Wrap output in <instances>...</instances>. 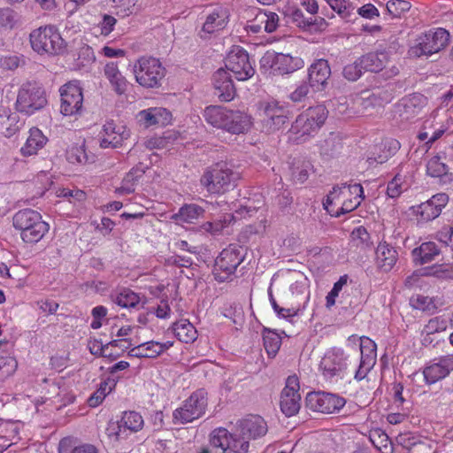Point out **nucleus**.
Here are the masks:
<instances>
[{
  "instance_id": "nucleus-1",
  "label": "nucleus",
  "mask_w": 453,
  "mask_h": 453,
  "mask_svg": "<svg viewBox=\"0 0 453 453\" xmlns=\"http://www.w3.org/2000/svg\"><path fill=\"white\" fill-rule=\"evenodd\" d=\"M15 228L21 231L25 242H38L49 230V225L42 219L39 212L26 209L15 213L12 219Z\"/></svg>"
},
{
  "instance_id": "nucleus-2",
  "label": "nucleus",
  "mask_w": 453,
  "mask_h": 453,
  "mask_svg": "<svg viewBox=\"0 0 453 453\" xmlns=\"http://www.w3.org/2000/svg\"><path fill=\"white\" fill-rule=\"evenodd\" d=\"M32 49L38 54L58 55L65 48L64 39L54 26L41 27L29 36Z\"/></svg>"
},
{
  "instance_id": "nucleus-3",
  "label": "nucleus",
  "mask_w": 453,
  "mask_h": 453,
  "mask_svg": "<svg viewBox=\"0 0 453 453\" xmlns=\"http://www.w3.org/2000/svg\"><path fill=\"white\" fill-rule=\"evenodd\" d=\"M243 251L242 247L230 244L220 252L215 260L212 271L217 281L224 282L232 280V276L245 257Z\"/></svg>"
},
{
  "instance_id": "nucleus-4",
  "label": "nucleus",
  "mask_w": 453,
  "mask_h": 453,
  "mask_svg": "<svg viewBox=\"0 0 453 453\" xmlns=\"http://www.w3.org/2000/svg\"><path fill=\"white\" fill-rule=\"evenodd\" d=\"M327 116L328 111L323 104L309 107L296 117L291 131L300 137L311 136L324 125Z\"/></svg>"
},
{
  "instance_id": "nucleus-5",
  "label": "nucleus",
  "mask_w": 453,
  "mask_h": 453,
  "mask_svg": "<svg viewBox=\"0 0 453 453\" xmlns=\"http://www.w3.org/2000/svg\"><path fill=\"white\" fill-rule=\"evenodd\" d=\"M238 174L225 165H216L201 177V184L211 194H224L235 187Z\"/></svg>"
},
{
  "instance_id": "nucleus-6",
  "label": "nucleus",
  "mask_w": 453,
  "mask_h": 453,
  "mask_svg": "<svg viewBox=\"0 0 453 453\" xmlns=\"http://www.w3.org/2000/svg\"><path fill=\"white\" fill-rule=\"evenodd\" d=\"M449 33L444 28H437L420 35L413 46L409 50V55L414 58L431 56L444 49L449 42Z\"/></svg>"
},
{
  "instance_id": "nucleus-7",
  "label": "nucleus",
  "mask_w": 453,
  "mask_h": 453,
  "mask_svg": "<svg viewBox=\"0 0 453 453\" xmlns=\"http://www.w3.org/2000/svg\"><path fill=\"white\" fill-rule=\"evenodd\" d=\"M134 73L136 81L146 88L160 86V81L165 77V68L155 58H139L134 66Z\"/></svg>"
},
{
  "instance_id": "nucleus-8",
  "label": "nucleus",
  "mask_w": 453,
  "mask_h": 453,
  "mask_svg": "<svg viewBox=\"0 0 453 453\" xmlns=\"http://www.w3.org/2000/svg\"><path fill=\"white\" fill-rule=\"evenodd\" d=\"M207 403L205 390H196L185 401L182 407L174 411L175 423L186 424L199 418L204 414Z\"/></svg>"
},
{
  "instance_id": "nucleus-9",
  "label": "nucleus",
  "mask_w": 453,
  "mask_h": 453,
  "mask_svg": "<svg viewBox=\"0 0 453 453\" xmlns=\"http://www.w3.org/2000/svg\"><path fill=\"white\" fill-rule=\"evenodd\" d=\"M47 104L43 89L35 83L24 84L18 94L16 107L20 112L31 115Z\"/></svg>"
},
{
  "instance_id": "nucleus-10",
  "label": "nucleus",
  "mask_w": 453,
  "mask_h": 453,
  "mask_svg": "<svg viewBox=\"0 0 453 453\" xmlns=\"http://www.w3.org/2000/svg\"><path fill=\"white\" fill-rule=\"evenodd\" d=\"M225 65L226 71H230L237 81H247L255 74L249 54L240 46L234 47L228 53Z\"/></svg>"
},
{
  "instance_id": "nucleus-11",
  "label": "nucleus",
  "mask_w": 453,
  "mask_h": 453,
  "mask_svg": "<svg viewBox=\"0 0 453 453\" xmlns=\"http://www.w3.org/2000/svg\"><path fill=\"white\" fill-rule=\"evenodd\" d=\"M306 406L313 411L332 414L346 403L344 398L326 392H311L305 398Z\"/></svg>"
},
{
  "instance_id": "nucleus-12",
  "label": "nucleus",
  "mask_w": 453,
  "mask_h": 453,
  "mask_svg": "<svg viewBox=\"0 0 453 453\" xmlns=\"http://www.w3.org/2000/svg\"><path fill=\"white\" fill-rule=\"evenodd\" d=\"M299 379L296 375L288 376L286 386L280 394V406L286 417H292L298 413L301 408V395L299 393Z\"/></svg>"
},
{
  "instance_id": "nucleus-13",
  "label": "nucleus",
  "mask_w": 453,
  "mask_h": 453,
  "mask_svg": "<svg viewBox=\"0 0 453 453\" xmlns=\"http://www.w3.org/2000/svg\"><path fill=\"white\" fill-rule=\"evenodd\" d=\"M453 371V354H447L430 361L423 369V375L427 385L434 384Z\"/></svg>"
},
{
  "instance_id": "nucleus-14",
  "label": "nucleus",
  "mask_w": 453,
  "mask_h": 453,
  "mask_svg": "<svg viewBox=\"0 0 453 453\" xmlns=\"http://www.w3.org/2000/svg\"><path fill=\"white\" fill-rule=\"evenodd\" d=\"M61 113L72 116L79 113L82 108L83 95L81 88L75 83L69 82L60 89Z\"/></svg>"
},
{
  "instance_id": "nucleus-15",
  "label": "nucleus",
  "mask_w": 453,
  "mask_h": 453,
  "mask_svg": "<svg viewBox=\"0 0 453 453\" xmlns=\"http://www.w3.org/2000/svg\"><path fill=\"white\" fill-rule=\"evenodd\" d=\"M267 431V424L259 415H249L235 424V435H242L249 441L265 435Z\"/></svg>"
},
{
  "instance_id": "nucleus-16",
  "label": "nucleus",
  "mask_w": 453,
  "mask_h": 453,
  "mask_svg": "<svg viewBox=\"0 0 453 453\" xmlns=\"http://www.w3.org/2000/svg\"><path fill=\"white\" fill-rule=\"evenodd\" d=\"M288 111L277 102L265 104L263 108V126L268 132L282 128L288 120Z\"/></svg>"
},
{
  "instance_id": "nucleus-17",
  "label": "nucleus",
  "mask_w": 453,
  "mask_h": 453,
  "mask_svg": "<svg viewBox=\"0 0 453 453\" xmlns=\"http://www.w3.org/2000/svg\"><path fill=\"white\" fill-rule=\"evenodd\" d=\"M320 369L325 377L332 379L339 376L346 369L344 353L342 349H333L327 351L320 362Z\"/></svg>"
},
{
  "instance_id": "nucleus-18",
  "label": "nucleus",
  "mask_w": 453,
  "mask_h": 453,
  "mask_svg": "<svg viewBox=\"0 0 453 453\" xmlns=\"http://www.w3.org/2000/svg\"><path fill=\"white\" fill-rule=\"evenodd\" d=\"M104 135L100 141L101 148H118L128 139L130 131L123 125H117L112 120L107 121L103 128Z\"/></svg>"
},
{
  "instance_id": "nucleus-19",
  "label": "nucleus",
  "mask_w": 453,
  "mask_h": 453,
  "mask_svg": "<svg viewBox=\"0 0 453 453\" xmlns=\"http://www.w3.org/2000/svg\"><path fill=\"white\" fill-rule=\"evenodd\" d=\"M376 344L374 342L366 338L361 340L360 351L361 358L358 369L356 371L355 379L361 380L365 379L369 371L373 367L376 361Z\"/></svg>"
},
{
  "instance_id": "nucleus-20",
  "label": "nucleus",
  "mask_w": 453,
  "mask_h": 453,
  "mask_svg": "<svg viewBox=\"0 0 453 453\" xmlns=\"http://www.w3.org/2000/svg\"><path fill=\"white\" fill-rule=\"evenodd\" d=\"M215 95L222 102H229L235 96V88L231 75L225 69H219L213 75Z\"/></svg>"
},
{
  "instance_id": "nucleus-21",
  "label": "nucleus",
  "mask_w": 453,
  "mask_h": 453,
  "mask_svg": "<svg viewBox=\"0 0 453 453\" xmlns=\"http://www.w3.org/2000/svg\"><path fill=\"white\" fill-rule=\"evenodd\" d=\"M250 126L251 119L247 113L228 109L222 129L234 134H239L248 131Z\"/></svg>"
},
{
  "instance_id": "nucleus-22",
  "label": "nucleus",
  "mask_w": 453,
  "mask_h": 453,
  "mask_svg": "<svg viewBox=\"0 0 453 453\" xmlns=\"http://www.w3.org/2000/svg\"><path fill=\"white\" fill-rule=\"evenodd\" d=\"M330 75L331 69L327 60L320 58L311 65L308 73V79L311 86L324 87Z\"/></svg>"
},
{
  "instance_id": "nucleus-23",
  "label": "nucleus",
  "mask_w": 453,
  "mask_h": 453,
  "mask_svg": "<svg viewBox=\"0 0 453 453\" xmlns=\"http://www.w3.org/2000/svg\"><path fill=\"white\" fill-rule=\"evenodd\" d=\"M348 190V196H353V197L348 198L346 196L345 198L342 199L339 211H335V216L337 217L340 216L341 214H345L354 211L360 205L361 202L365 198L364 188L362 185L359 183L349 185Z\"/></svg>"
},
{
  "instance_id": "nucleus-24",
  "label": "nucleus",
  "mask_w": 453,
  "mask_h": 453,
  "mask_svg": "<svg viewBox=\"0 0 453 453\" xmlns=\"http://www.w3.org/2000/svg\"><path fill=\"white\" fill-rule=\"evenodd\" d=\"M375 254L378 267L385 272L390 271L396 263L397 251L386 242H380Z\"/></svg>"
},
{
  "instance_id": "nucleus-25",
  "label": "nucleus",
  "mask_w": 453,
  "mask_h": 453,
  "mask_svg": "<svg viewBox=\"0 0 453 453\" xmlns=\"http://www.w3.org/2000/svg\"><path fill=\"white\" fill-rule=\"evenodd\" d=\"M104 76L109 81L112 89L119 95L124 94L128 87L127 79L121 74L117 63L109 62L104 69Z\"/></svg>"
},
{
  "instance_id": "nucleus-26",
  "label": "nucleus",
  "mask_w": 453,
  "mask_h": 453,
  "mask_svg": "<svg viewBox=\"0 0 453 453\" xmlns=\"http://www.w3.org/2000/svg\"><path fill=\"white\" fill-rule=\"evenodd\" d=\"M228 19L227 11L225 8L218 7L210 13L203 23L202 32L212 34L216 31L223 29Z\"/></svg>"
},
{
  "instance_id": "nucleus-27",
  "label": "nucleus",
  "mask_w": 453,
  "mask_h": 453,
  "mask_svg": "<svg viewBox=\"0 0 453 453\" xmlns=\"http://www.w3.org/2000/svg\"><path fill=\"white\" fill-rule=\"evenodd\" d=\"M47 137L37 127L29 130V136L25 145L21 148V153L24 156H32L37 153L47 142Z\"/></svg>"
},
{
  "instance_id": "nucleus-28",
  "label": "nucleus",
  "mask_w": 453,
  "mask_h": 453,
  "mask_svg": "<svg viewBox=\"0 0 453 453\" xmlns=\"http://www.w3.org/2000/svg\"><path fill=\"white\" fill-rule=\"evenodd\" d=\"M280 73H290L303 66V61L299 57L290 54L278 53L273 63Z\"/></svg>"
},
{
  "instance_id": "nucleus-29",
  "label": "nucleus",
  "mask_w": 453,
  "mask_h": 453,
  "mask_svg": "<svg viewBox=\"0 0 453 453\" xmlns=\"http://www.w3.org/2000/svg\"><path fill=\"white\" fill-rule=\"evenodd\" d=\"M387 62V54L384 52L368 53L359 58V65H362L364 72H380Z\"/></svg>"
},
{
  "instance_id": "nucleus-30",
  "label": "nucleus",
  "mask_w": 453,
  "mask_h": 453,
  "mask_svg": "<svg viewBox=\"0 0 453 453\" xmlns=\"http://www.w3.org/2000/svg\"><path fill=\"white\" fill-rule=\"evenodd\" d=\"M203 213L204 210L197 204H184L178 213L172 216V219L185 223H195L196 220L203 217Z\"/></svg>"
},
{
  "instance_id": "nucleus-31",
  "label": "nucleus",
  "mask_w": 453,
  "mask_h": 453,
  "mask_svg": "<svg viewBox=\"0 0 453 453\" xmlns=\"http://www.w3.org/2000/svg\"><path fill=\"white\" fill-rule=\"evenodd\" d=\"M175 336L183 342H193L197 337L195 326L187 319H181L173 325Z\"/></svg>"
},
{
  "instance_id": "nucleus-32",
  "label": "nucleus",
  "mask_w": 453,
  "mask_h": 453,
  "mask_svg": "<svg viewBox=\"0 0 453 453\" xmlns=\"http://www.w3.org/2000/svg\"><path fill=\"white\" fill-rule=\"evenodd\" d=\"M144 166L140 164L135 167L132 168L128 173L124 177L121 187L119 188V191L123 194H131L134 191L135 186L138 183L139 180L145 173Z\"/></svg>"
},
{
  "instance_id": "nucleus-33",
  "label": "nucleus",
  "mask_w": 453,
  "mask_h": 453,
  "mask_svg": "<svg viewBox=\"0 0 453 453\" xmlns=\"http://www.w3.org/2000/svg\"><path fill=\"white\" fill-rule=\"evenodd\" d=\"M228 109L219 105H210L204 109L205 121L216 128L222 129Z\"/></svg>"
},
{
  "instance_id": "nucleus-34",
  "label": "nucleus",
  "mask_w": 453,
  "mask_h": 453,
  "mask_svg": "<svg viewBox=\"0 0 453 453\" xmlns=\"http://www.w3.org/2000/svg\"><path fill=\"white\" fill-rule=\"evenodd\" d=\"M249 440L242 435H235V426L232 432H228V444L224 449V453H247L249 450Z\"/></svg>"
},
{
  "instance_id": "nucleus-35",
  "label": "nucleus",
  "mask_w": 453,
  "mask_h": 453,
  "mask_svg": "<svg viewBox=\"0 0 453 453\" xmlns=\"http://www.w3.org/2000/svg\"><path fill=\"white\" fill-rule=\"evenodd\" d=\"M287 16L288 17V21L307 30H311L317 20V19L312 16H305L303 11L297 8H289Z\"/></svg>"
},
{
  "instance_id": "nucleus-36",
  "label": "nucleus",
  "mask_w": 453,
  "mask_h": 453,
  "mask_svg": "<svg viewBox=\"0 0 453 453\" xmlns=\"http://www.w3.org/2000/svg\"><path fill=\"white\" fill-rule=\"evenodd\" d=\"M119 422L125 434L127 430L130 432L141 430L144 423L141 414L136 411H125Z\"/></svg>"
},
{
  "instance_id": "nucleus-37",
  "label": "nucleus",
  "mask_w": 453,
  "mask_h": 453,
  "mask_svg": "<svg viewBox=\"0 0 453 453\" xmlns=\"http://www.w3.org/2000/svg\"><path fill=\"white\" fill-rule=\"evenodd\" d=\"M412 210L418 217V220L424 222L433 220L441 214V211L436 208V205H434L433 203L429 202V200L418 206H413Z\"/></svg>"
},
{
  "instance_id": "nucleus-38",
  "label": "nucleus",
  "mask_w": 453,
  "mask_h": 453,
  "mask_svg": "<svg viewBox=\"0 0 453 453\" xmlns=\"http://www.w3.org/2000/svg\"><path fill=\"white\" fill-rule=\"evenodd\" d=\"M349 185L342 184L341 186H335L333 188V190L327 195L326 200L323 204L325 209L328 212H333L334 210L331 207L334 204H337L342 203V199L348 196L349 194Z\"/></svg>"
},
{
  "instance_id": "nucleus-39",
  "label": "nucleus",
  "mask_w": 453,
  "mask_h": 453,
  "mask_svg": "<svg viewBox=\"0 0 453 453\" xmlns=\"http://www.w3.org/2000/svg\"><path fill=\"white\" fill-rule=\"evenodd\" d=\"M427 173L435 178H449V167L440 156L430 158L426 164Z\"/></svg>"
},
{
  "instance_id": "nucleus-40",
  "label": "nucleus",
  "mask_w": 453,
  "mask_h": 453,
  "mask_svg": "<svg viewBox=\"0 0 453 453\" xmlns=\"http://www.w3.org/2000/svg\"><path fill=\"white\" fill-rule=\"evenodd\" d=\"M414 256H418L420 264H427L432 262L436 256L439 255V250L434 242H424L418 249L413 250Z\"/></svg>"
},
{
  "instance_id": "nucleus-41",
  "label": "nucleus",
  "mask_w": 453,
  "mask_h": 453,
  "mask_svg": "<svg viewBox=\"0 0 453 453\" xmlns=\"http://www.w3.org/2000/svg\"><path fill=\"white\" fill-rule=\"evenodd\" d=\"M59 453H97L96 448L92 444H82L73 447L71 438H63L58 444Z\"/></svg>"
},
{
  "instance_id": "nucleus-42",
  "label": "nucleus",
  "mask_w": 453,
  "mask_h": 453,
  "mask_svg": "<svg viewBox=\"0 0 453 453\" xmlns=\"http://www.w3.org/2000/svg\"><path fill=\"white\" fill-rule=\"evenodd\" d=\"M424 101L425 98L423 96L413 95L411 97L405 100L403 104V110L401 115L407 119L417 116L421 110L419 104H421Z\"/></svg>"
},
{
  "instance_id": "nucleus-43",
  "label": "nucleus",
  "mask_w": 453,
  "mask_h": 453,
  "mask_svg": "<svg viewBox=\"0 0 453 453\" xmlns=\"http://www.w3.org/2000/svg\"><path fill=\"white\" fill-rule=\"evenodd\" d=\"M264 346L269 357H275L280 349L281 339L273 331H266L263 335Z\"/></svg>"
},
{
  "instance_id": "nucleus-44",
  "label": "nucleus",
  "mask_w": 453,
  "mask_h": 453,
  "mask_svg": "<svg viewBox=\"0 0 453 453\" xmlns=\"http://www.w3.org/2000/svg\"><path fill=\"white\" fill-rule=\"evenodd\" d=\"M448 322L445 319L441 317H435L427 322V324L424 326L422 334H425L426 336L424 338V342H428L427 336L430 334H434L435 333L442 332L447 329Z\"/></svg>"
},
{
  "instance_id": "nucleus-45",
  "label": "nucleus",
  "mask_w": 453,
  "mask_h": 453,
  "mask_svg": "<svg viewBox=\"0 0 453 453\" xmlns=\"http://www.w3.org/2000/svg\"><path fill=\"white\" fill-rule=\"evenodd\" d=\"M140 301L137 294L130 289H124L115 298V303L123 308L134 307Z\"/></svg>"
},
{
  "instance_id": "nucleus-46",
  "label": "nucleus",
  "mask_w": 453,
  "mask_h": 453,
  "mask_svg": "<svg viewBox=\"0 0 453 453\" xmlns=\"http://www.w3.org/2000/svg\"><path fill=\"white\" fill-rule=\"evenodd\" d=\"M257 21L264 24V30L273 33L278 27L279 17L275 12H260L257 15Z\"/></svg>"
},
{
  "instance_id": "nucleus-47",
  "label": "nucleus",
  "mask_w": 453,
  "mask_h": 453,
  "mask_svg": "<svg viewBox=\"0 0 453 453\" xmlns=\"http://www.w3.org/2000/svg\"><path fill=\"white\" fill-rule=\"evenodd\" d=\"M18 21L19 15L14 10L9 7L0 9V26L12 29L17 25Z\"/></svg>"
},
{
  "instance_id": "nucleus-48",
  "label": "nucleus",
  "mask_w": 453,
  "mask_h": 453,
  "mask_svg": "<svg viewBox=\"0 0 453 453\" xmlns=\"http://www.w3.org/2000/svg\"><path fill=\"white\" fill-rule=\"evenodd\" d=\"M210 444L215 449H221L224 453V449L228 444V431L225 428L215 429L211 434Z\"/></svg>"
},
{
  "instance_id": "nucleus-49",
  "label": "nucleus",
  "mask_w": 453,
  "mask_h": 453,
  "mask_svg": "<svg viewBox=\"0 0 453 453\" xmlns=\"http://www.w3.org/2000/svg\"><path fill=\"white\" fill-rule=\"evenodd\" d=\"M67 158L73 164H86L88 162V156L85 150L84 145L73 146L67 151Z\"/></svg>"
},
{
  "instance_id": "nucleus-50",
  "label": "nucleus",
  "mask_w": 453,
  "mask_h": 453,
  "mask_svg": "<svg viewBox=\"0 0 453 453\" xmlns=\"http://www.w3.org/2000/svg\"><path fill=\"white\" fill-rule=\"evenodd\" d=\"M363 72V67L359 65V58H357L352 64L344 66L342 75L349 81H356L361 77Z\"/></svg>"
},
{
  "instance_id": "nucleus-51",
  "label": "nucleus",
  "mask_w": 453,
  "mask_h": 453,
  "mask_svg": "<svg viewBox=\"0 0 453 453\" xmlns=\"http://www.w3.org/2000/svg\"><path fill=\"white\" fill-rule=\"evenodd\" d=\"M411 4L404 0L388 1L387 3V11L393 17H400L403 13L411 9Z\"/></svg>"
},
{
  "instance_id": "nucleus-52",
  "label": "nucleus",
  "mask_w": 453,
  "mask_h": 453,
  "mask_svg": "<svg viewBox=\"0 0 453 453\" xmlns=\"http://www.w3.org/2000/svg\"><path fill=\"white\" fill-rule=\"evenodd\" d=\"M351 241L353 244L357 247H368L370 234L364 226H358L352 231Z\"/></svg>"
},
{
  "instance_id": "nucleus-53",
  "label": "nucleus",
  "mask_w": 453,
  "mask_h": 453,
  "mask_svg": "<svg viewBox=\"0 0 453 453\" xmlns=\"http://www.w3.org/2000/svg\"><path fill=\"white\" fill-rule=\"evenodd\" d=\"M311 83L303 81L299 85L296 86V89L290 93L289 99L294 103L303 102L310 94Z\"/></svg>"
},
{
  "instance_id": "nucleus-54",
  "label": "nucleus",
  "mask_w": 453,
  "mask_h": 453,
  "mask_svg": "<svg viewBox=\"0 0 453 453\" xmlns=\"http://www.w3.org/2000/svg\"><path fill=\"white\" fill-rule=\"evenodd\" d=\"M403 177L399 174H396L394 179H392L387 188V194L390 198L398 197L403 191Z\"/></svg>"
},
{
  "instance_id": "nucleus-55",
  "label": "nucleus",
  "mask_w": 453,
  "mask_h": 453,
  "mask_svg": "<svg viewBox=\"0 0 453 453\" xmlns=\"http://www.w3.org/2000/svg\"><path fill=\"white\" fill-rule=\"evenodd\" d=\"M341 145L334 138L326 139L320 146V153L327 157H334L339 153Z\"/></svg>"
},
{
  "instance_id": "nucleus-56",
  "label": "nucleus",
  "mask_w": 453,
  "mask_h": 453,
  "mask_svg": "<svg viewBox=\"0 0 453 453\" xmlns=\"http://www.w3.org/2000/svg\"><path fill=\"white\" fill-rule=\"evenodd\" d=\"M17 368V361L12 357H0V372L4 377L12 375Z\"/></svg>"
},
{
  "instance_id": "nucleus-57",
  "label": "nucleus",
  "mask_w": 453,
  "mask_h": 453,
  "mask_svg": "<svg viewBox=\"0 0 453 453\" xmlns=\"http://www.w3.org/2000/svg\"><path fill=\"white\" fill-rule=\"evenodd\" d=\"M310 162H302L300 165H295L292 170V175L298 182H304L309 177Z\"/></svg>"
},
{
  "instance_id": "nucleus-58",
  "label": "nucleus",
  "mask_w": 453,
  "mask_h": 453,
  "mask_svg": "<svg viewBox=\"0 0 453 453\" xmlns=\"http://www.w3.org/2000/svg\"><path fill=\"white\" fill-rule=\"evenodd\" d=\"M114 7L117 8L118 13H121L122 16H128L133 13L137 0H112Z\"/></svg>"
},
{
  "instance_id": "nucleus-59",
  "label": "nucleus",
  "mask_w": 453,
  "mask_h": 453,
  "mask_svg": "<svg viewBox=\"0 0 453 453\" xmlns=\"http://www.w3.org/2000/svg\"><path fill=\"white\" fill-rule=\"evenodd\" d=\"M106 434L109 438L115 441L121 440L127 435V434H125L119 421L110 422L106 427Z\"/></svg>"
},
{
  "instance_id": "nucleus-60",
  "label": "nucleus",
  "mask_w": 453,
  "mask_h": 453,
  "mask_svg": "<svg viewBox=\"0 0 453 453\" xmlns=\"http://www.w3.org/2000/svg\"><path fill=\"white\" fill-rule=\"evenodd\" d=\"M331 8L335 11L342 19H349L351 15L349 7L343 3L344 0H326Z\"/></svg>"
},
{
  "instance_id": "nucleus-61",
  "label": "nucleus",
  "mask_w": 453,
  "mask_h": 453,
  "mask_svg": "<svg viewBox=\"0 0 453 453\" xmlns=\"http://www.w3.org/2000/svg\"><path fill=\"white\" fill-rule=\"evenodd\" d=\"M347 278L346 276L341 277L340 280L334 283L332 290L328 293L326 296V306L331 307L334 304V298L338 296L339 292L342 288V286L346 284Z\"/></svg>"
},
{
  "instance_id": "nucleus-62",
  "label": "nucleus",
  "mask_w": 453,
  "mask_h": 453,
  "mask_svg": "<svg viewBox=\"0 0 453 453\" xmlns=\"http://www.w3.org/2000/svg\"><path fill=\"white\" fill-rule=\"evenodd\" d=\"M117 20L111 15H104L102 22L99 24L101 35H108L112 30Z\"/></svg>"
},
{
  "instance_id": "nucleus-63",
  "label": "nucleus",
  "mask_w": 453,
  "mask_h": 453,
  "mask_svg": "<svg viewBox=\"0 0 453 453\" xmlns=\"http://www.w3.org/2000/svg\"><path fill=\"white\" fill-rule=\"evenodd\" d=\"M146 358H155L162 353V347L158 342H147L144 343Z\"/></svg>"
},
{
  "instance_id": "nucleus-64",
  "label": "nucleus",
  "mask_w": 453,
  "mask_h": 453,
  "mask_svg": "<svg viewBox=\"0 0 453 453\" xmlns=\"http://www.w3.org/2000/svg\"><path fill=\"white\" fill-rule=\"evenodd\" d=\"M397 441L410 452L416 446L418 440L411 434H400L397 437Z\"/></svg>"
}]
</instances>
